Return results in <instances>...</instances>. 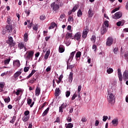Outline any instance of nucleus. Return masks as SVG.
<instances>
[{"instance_id": "nucleus-38", "label": "nucleus", "mask_w": 128, "mask_h": 128, "mask_svg": "<svg viewBox=\"0 0 128 128\" xmlns=\"http://www.w3.org/2000/svg\"><path fill=\"white\" fill-rule=\"evenodd\" d=\"M74 68V65H68V62H67V68Z\"/></svg>"}, {"instance_id": "nucleus-51", "label": "nucleus", "mask_w": 128, "mask_h": 128, "mask_svg": "<svg viewBox=\"0 0 128 128\" xmlns=\"http://www.w3.org/2000/svg\"><path fill=\"white\" fill-rule=\"evenodd\" d=\"M56 26V24L55 22H52L51 23L50 26L52 28H54V27Z\"/></svg>"}, {"instance_id": "nucleus-2", "label": "nucleus", "mask_w": 128, "mask_h": 128, "mask_svg": "<svg viewBox=\"0 0 128 128\" xmlns=\"http://www.w3.org/2000/svg\"><path fill=\"white\" fill-rule=\"evenodd\" d=\"M108 100L109 104H114L116 102V98L114 97V91L112 90V89L108 90Z\"/></svg>"}, {"instance_id": "nucleus-54", "label": "nucleus", "mask_w": 128, "mask_h": 128, "mask_svg": "<svg viewBox=\"0 0 128 128\" xmlns=\"http://www.w3.org/2000/svg\"><path fill=\"white\" fill-rule=\"evenodd\" d=\"M78 96V95L76 94H74L72 98V100H74L76 99V98Z\"/></svg>"}, {"instance_id": "nucleus-26", "label": "nucleus", "mask_w": 128, "mask_h": 128, "mask_svg": "<svg viewBox=\"0 0 128 128\" xmlns=\"http://www.w3.org/2000/svg\"><path fill=\"white\" fill-rule=\"evenodd\" d=\"M106 72L108 74H112L114 72V69L107 68Z\"/></svg>"}, {"instance_id": "nucleus-25", "label": "nucleus", "mask_w": 128, "mask_h": 128, "mask_svg": "<svg viewBox=\"0 0 128 128\" xmlns=\"http://www.w3.org/2000/svg\"><path fill=\"white\" fill-rule=\"evenodd\" d=\"M36 73V70H32L31 72V73L26 77V79L28 80L30 78H32V75Z\"/></svg>"}, {"instance_id": "nucleus-45", "label": "nucleus", "mask_w": 128, "mask_h": 128, "mask_svg": "<svg viewBox=\"0 0 128 128\" xmlns=\"http://www.w3.org/2000/svg\"><path fill=\"white\" fill-rule=\"evenodd\" d=\"M66 16V14H61V16H60V18H59V20H62V18H64V16Z\"/></svg>"}, {"instance_id": "nucleus-21", "label": "nucleus", "mask_w": 128, "mask_h": 128, "mask_svg": "<svg viewBox=\"0 0 128 128\" xmlns=\"http://www.w3.org/2000/svg\"><path fill=\"white\" fill-rule=\"evenodd\" d=\"M60 88H56L55 90V96H60Z\"/></svg>"}, {"instance_id": "nucleus-37", "label": "nucleus", "mask_w": 128, "mask_h": 128, "mask_svg": "<svg viewBox=\"0 0 128 128\" xmlns=\"http://www.w3.org/2000/svg\"><path fill=\"white\" fill-rule=\"evenodd\" d=\"M96 36H94V35L92 36L91 38L92 42H96Z\"/></svg>"}, {"instance_id": "nucleus-4", "label": "nucleus", "mask_w": 128, "mask_h": 128, "mask_svg": "<svg viewBox=\"0 0 128 128\" xmlns=\"http://www.w3.org/2000/svg\"><path fill=\"white\" fill-rule=\"evenodd\" d=\"M5 30L6 32L3 31V34H5L6 32H8V34L12 32V24L6 25Z\"/></svg>"}, {"instance_id": "nucleus-31", "label": "nucleus", "mask_w": 128, "mask_h": 128, "mask_svg": "<svg viewBox=\"0 0 128 128\" xmlns=\"http://www.w3.org/2000/svg\"><path fill=\"white\" fill-rule=\"evenodd\" d=\"M10 58H8V59L4 60V64H5V66H8V64H10Z\"/></svg>"}, {"instance_id": "nucleus-23", "label": "nucleus", "mask_w": 128, "mask_h": 128, "mask_svg": "<svg viewBox=\"0 0 128 128\" xmlns=\"http://www.w3.org/2000/svg\"><path fill=\"white\" fill-rule=\"evenodd\" d=\"M48 110H50V107H48L43 112L42 114V116H46L48 112Z\"/></svg>"}, {"instance_id": "nucleus-12", "label": "nucleus", "mask_w": 128, "mask_h": 128, "mask_svg": "<svg viewBox=\"0 0 128 128\" xmlns=\"http://www.w3.org/2000/svg\"><path fill=\"white\" fill-rule=\"evenodd\" d=\"M18 48L20 50H22V48H24V52L26 51V48L24 46V44L23 42H20L18 44Z\"/></svg>"}, {"instance_id": "nucleus-61", "label": "nucleus", "mask_w": 128, "mask_h": 128, "mask_svg": "<svg viewBox=\"0 0 128 128\" xmlns=\"http://www.w3.org/2000/svg\"><path fill=\"white\" fill-rule=\"evenodd\" d=\"M92 50H94V52L96 50V45L94 44L92 47Z\"/></svg>"}, {"instance_id": "nucleus-6", "label": "nucleus", "mask_w": 128, "mask_h": 128, "mask_svg": "<svg viewBox=\"0 0 128 128\" xmlns=\"http://www.w3.org/2000/svg\"><path fill=\"white\" fill-rule=\"evenodd\" d=\"M112 16L114 20H118V18H120L122 16V12H117Z\"/></svg>"}, {"instance_id": "nucleus-13", "label": "nucleus", "mask_w": 128, "mask_h": 128, "mask_svg": "<svg viewBox=\"0 0 128 128\" xmlns=\"http://www.w3.org/2000/svg\"><path fill=\"white\" fill-rule=\"evenodd\" d=\"M76 52L74 51L70 53L68 62H70H70H72V60H74V54H76Z\"/></svg>"}, {"instance_id": "nucleus-1", "label": "nucleus", "mask_w": 128, "mask_h": 128, "mask_svg": "<svg viewBox=\"0 0 128 128\" xmlns=\"http://www.w3.org/2000/svg\"><path fill=\"white\" fill-rule=\"evenodd\" d=\"M118 78H119L120 82H122V78L124 82L128 80V71L125 70L123 73V77L122 74V70L120 68L118 69Z\"/></svg>"}, {"instance_id": "nucleus-46", "label": "nucleus", "mask_w": 128, "mask_h": 128, "mask_svg": "<svg viewBox=\"0 0 128 128\" xmlns=\"http://www.w3.org/2000/svg\"><path fill=\"white\" fill-rule=\"evenodd\" d=\"M68 22H74V18L72 16H70L68 18Z\"/></svg>"}, {"instance_id": "nucleus-24", "label": "nucleus", "mask_w": 128, "mask_h": 128, "mask_svg": "<svg viewBox=\"0 0 128 128\" xmlns=\"http://www.w3.org/2000/svg\"><path fill=\"white\" fill-rule=\"evenodd\" d=\"M112 124H113V126H118V119H114L112 120Z\"/></svg>"}, {"instance_id": "nucleus-35", "label": "nucleus", "mask_w": 128, "mask_h": 128, "mask_svg": "<svg viewBox=\"0 0 128 128\" xmlns=\"http://www.w3.org/2000/svg\"><path fill=\"white\" fill-rule=\"evenodd\" d=\"M28 33H26L24 34V42H28Z\"/></svg>"}, {"instance_id": "nucleus-41", "label": "nucleus", "mask_w": 128, "mask_h": 128, "mask_svg": "<svg viewBox=\"0 0 128 128\" xmlns=\"http://www.w3.org/2000/svg\"><path fill=\"white\" fill-rule=\"evenodd\" d=\"M4 100L5 102H7L8 104L10 102V97H8L7 98H4Z\"/></svg>"}, {"instance_id": "nucleus-34", "label": "nucleus", "mask_w": 128, "mask_h": 128, "mask_svg": "<svg viewBox=\"0 0 128 128\" xmlns=\"http://www.w3.org/2000/svg\"><path fill=\"white\" fill-rule=\"evenodd\" d=\"M109 24V22H108V20H106L104 22V26H105V28L106 27V28H108V26H110V24Z\"/></svg>"}, {"instance_id": "nucleus-39", "label": "nucleus", "mask_w": 128, "mask_h": 128, "mask_svg": "<svg viewBox=\"0 0 128 128\" xmlns=\"http://www.w3.org/2000/svg\"><path fill=\"white\" fill-rule=\"evenodd\" d=\"M120 10V7L116 8L112 11L111 14H114V12H118V10Z\"/></svg>"}, {"instance_id": "nucleus-20", "label": "nucleus", "mask_w": 128, "mask_h": 128, "mask_svg": "<svg viewBox=\"0 0 128 128\" xmlns=\"http://www.w3.org/2000/svg\"><path fill=\"white\" fill-rule=\"evenodd\" d=\"M59 52L62 53L64 52V46L62 45H60L58 48Z\"/></svg>"}, {"instance_id": "nucleus-32", "label": "nucleus", "mask_w": 128, "mask_h": 128, "mask_svg": "<svg viewBox=\"0 0 128 128\" xmlns=\"http://www.w3.org/2000/svg\"><path fill=\"white\" fill-rule=\"evenodd\" d=\"M80 56H82V52H78L76 54V58H80Z\"/></svg>"}, {"instance_id": "nucleus-15", "label": "nucleus", "mask_w": 128, "mask_h": 128, "mask_svg": "<svg viewBox=\"0 0 128 128\" xmlns=\"http://www.w3.org/2000/svg\"><path fill=\"white\" fill-rule=\"evenodd\" d=\"M13 65L14 66H17V68H20V60H16L13 62Z\"/></svg>"}, {"instance_id": "nucleus-64", "label": "nucleus", "mask_w": 128, "mask_h": 128, "mask_svg": "<svg viewBox=\"0 0 128 128\" xmlns=\"http://www.w3.org/2000/svg\"><path fill=\"white\" fill-rule=\"evenodd\" d=\"M50 70H52V68H50V67L48 66L46 69V72H50Z\"/></svg>"}, {"instance_id": "nucleus-57", "label": "nucleus", "mask_w": 128, "mask_h": 128, "mask_svg": "<svg viewBox=\"0 0 128 128\" xmlns=\"http://www.w3.org/2000/svg\"><path fill=\"white\" fill-rule=\"evenodd\" d=\"M60 122V117H57L55 122H54V123L56 122Z\"/></svg>"}, {"instance_id": "nucleus-60", "label": "nucleus", "mask_w": 128, "mask_h": 128, "mask_svg": "<svg viewBox=\"0 0 128 128\" xmlns=\"http://www.w3.org/2000/svg\"><path fill=\"white\" fill-rule=\"evenodd\" d=\"M66 120L68 122H72V118L68 116Z\"/></svg>"}, {"instance_id": "nucleus-9", "label": "nucleus", "mask_w": 128, "mask_h": 128, "mask_svg": "<svg viewBox=\"0 0 128 128\" xmlns=\"http://www.w3.org/2000/svg\"><path fill=\"white\" fill-rule=\"evenodd\" d=\"M6 44H8L10 46H16V43L14 42V40L12 36L8 37V40L6 41Z\"/></svg>"}, {"instance_id": "nucleus-29", "label": "nucleus", "mask_w": 128, "mask_h": 128, "mask_svg": "<svg viewBox=\"0 0 128 128\" xmlns=\"http://www.w3.org/2000/svg\"><path fill=\"white\" fill-rule=\"evenodd\" d=\"M23 122H28V120H30V116H26L22 118Z\"/></svg>"}, {"instance_id": "nucleus-63", "label": "nucleus", "mask_w": 128, "mask_h": 128, "mask_svg": "<svg viewBox=\"0 0 128 128\" xmlns=\"http://www.w3.org/2000/svg\"><path fill=\"white\" fill-rule=\"evenodd\" d=\"M46 104H48L46 102H44L41 108H44V106H46Z\"/></svg>"}, {"instance_id": "nucleus-62", "label": "nucleus", "mask_w": 128, "mask_h": 128, "mask_svg": "<svg viewBox=\"0 0 128 128\" xmlns=\"http://www.w3.org/2000/svg\"><path fill=\"white\" fill-rule=\"evenodd\" d=\"M80 90H82V86H78V92H80Z\"/></svg>"}, {"instance_id": "nucleus-30", "label": "nucleus", "mask_w": 128, "mask_h": 128, "mask_svg": "<svg viewBox=\"0 0 128 128\" xmlns=\"http://www.w3.org/2000/svg\"><path fill=\"white\" fill-rule=\"evenodd\" d=\"M72 33L67 32L66 36V40H68L70 38H72Z\"/></svg>"}, {"instance_id": "nucleus-17", "label": "nucleus", "mask_w": 128, "mask_h": 128, "mask_svg": "<svg viewBox=\"0 0 128 128\" xmlns=\"http://www.w3.org/2000/svg\"><path fill=\"white\" fill-rule=\"evenodd\" d=\"M94 14V13L92 12V8H90L88 12V18H92Z\"/></svg>"}, {"instance_id": "nucleus-8", "label": "nucleus", "mask_w": 128, "mask_h": 128, "mask_svg": "<svg viewBox=\"0 0 128 128\" xmlns=\"http://www.w3.org/2000/svg\"><path fill=\"white\" fill-rule=\"evenodd\" d=\"M112 42H114V39L112 37H108L106 42V46H110L112 44Z\"/></svg>"}, {"instance_id": "nucleus-22", "label": "nucleus", "mask_w": 128, "mask_h": 128, "mask_svg": "<svg viewBox=\"0 0 128 128\" xmlns=\"http://www.w3.org/2000/svg\"><path fill=\"white\" fill-rule=\"evenodd\" d=\"M124 22H126V21H119L116 23V26H124Z\"/></svg>"}, {"instance_id": "nucleus-42", "label": "nucleus", "mask_w": 128, "mask_h": 128, "mask_svg": "<svg viewBox=\"0 0 128 128\" xmlns=\"http://www.w3.org/2000/svg\"><path fill=\"white\" fill-rule=\"evenodd\" d=\"M63 106H64V103L62 104H61L60 106V108H59V112H64L62 110V108H64L62 107Z\"/></svg>"}, {"instance_id": "nucleus-58", "label": "nucleus", "mask_w": 128, "mask_h": 128, "mask_svg": "<svg viewBox=\"0 0 128 128\" xmlns=\"http://www.w3.org/2000/svg\"><path fill=\"white\" fill-rule=\"evenodd\" d=\"M118 48H114V52L115 54H118Z\"/></svg>"}, {"instance_id": "nucleus-44", "label": "nucleus", "mask_w": 128, "mask_h": 128, "mask_svg": "<svg viewBox=\"0 0 128 128\" xmlns=\"http://www.w3.org/2000/svg\"><path fill=\"white\" fill-rule=\"evenodd\" d=\"M76 10H78V6L76 5L71 10L72 12H74Z\"/></svg>"}, {"instance_id": "nucleus-27", "label": "nucleus", "mask_w": 128, "mask_h": 128, "mask_svg": "<svg viewBox=\"0 0 128 128\" xmlns=\"http://www.w3.org/2000/svg\"><path fill=\"white\" fill-rule=\"evenodd\" d=\"M64 78V76L62 75H60L58 78V80H56V82L58 84H60L62 82V79Z\"/></svg>"}, {"instance_id": "nucleus-47", "label": "nucleus", "mask_w": 128, "mask_h": 128, "mask_svg": "<svg viewBox=\"0 0 128 128\" xmlns=\"http://www.w3.org/2000/svg\"><path fill=\"white\" fill-rule=\"evenodd\" d=\"M36 79L33 78L32 80L29 81V82L30 84H34V82H36Z\"/></svg>"}, {"instance_id": "nucleus-3", "label": "nucleus", "mask_w": 128, "mask_h": 128, "mask_svg": "<svg viewBox=\"0 0 128 128\" xmlns=\"http://www.w3.org/2000/svg\"><path fill=\"white\" fill-rule=\"evenodd\" d=\"M26 54H27L26 56V58L27 60H32V58H34V52L31 50L28 52Z\"/></svg>"}, {"instance_id": "nucleus-33", "label": "nucleus", "mask_w": 128, "mask_h": 128, "mask_svg": "<svg viewBox=\"0 0 128 128\" xmlns=\"http://www.w3.org/2000/svg\"><path fill=\"white\" fill-rule=\"evenodd\" d=\"M77 16H78V18H80V16H82V10H80V9L78 12H77Z\"/></svg>"}, {"instance_id": "nucleus-59", "label": "nucleus", "mask_w": 128, "mask_h": 128, "mask_svg": "<svg viewBox=\"0 0 128 128\" xmlns=\"http://www.w3.org/2000/svg\"><path fill=\"white\" fill-rule=\"evenodd\" d=\"M20 92H22V90H17L16 92V96H19L20 95Z\"/></svg>"}, {"instance_id": "nucleus-18", "label": "nucleus", "mask_w": 128, "mask_h": 128, "mask_svg": "<svg viewBox=\"0 0 128 128\" xmlns=\"http://www.w3.org/2000/svg\"><path fill=\"white\" fill-rule=\"evenodd\" d=\"M50 50H48L44 55V60H48V56H50Z\"/></svg>"}, {"instance_id": "nucleus-40", "label": "nucleus", "mask_w": 128, "mask_h": 128, "mask_svg": "<svg viewBox=\"0 0 128 128\" xmlns=\"http://www.w3.org/2000/svg\"><path fill=\"white\" fill-rule=\"evenodd\" d=\"M120 10V7L116 8L112 11L111 14H114V12H118V10Z\"/></svg>"}, {"instance_id": "nucleus-43", "label": "nucleus", "mask_w": 128, "mask_h": 128, "mask_svg": "<svg viewBox=\"0 0 128 128\" xmlns=\"http://www.w3.org/2000/svg\"><path fill=\"white\" fill-rule=\"evenodd\" d=\"M70 96V90H68L66 92V98H68Z\"/></svg>"}, {"instance_id": "nucleus-53", "label": "nucleus", "mask_w": 128, "mask_h": 128, "mask_svg": "<svg viewBox=\"0 0 128 128\" xmlns=\"http://www.w3.org/2000/svg\"><path fill=\"white\" fill-rule=\"evenodd\" d=\"M38 25L37 24H35V25H33V30H38Z\"/></svg>"}, {"instance_id": "nucleus-5", "label": "nucleus", "mask_w": 128, "mask_h": 128, "mask_svg": "<svg viewBox=\"0 0 128 128\" xmlns=\"http://www.w3.org/2000/svg\"><path fill=\"white\" fill-rule=\"evenodd\" d=\"M51 8H52V10H54V12H56V10H58L60 8V5L56 4V2H53L50 4Z\"/></svg>"}, {"instance_id": "nucleus-55", "label": "nucleus", "mask_w": 128, "mask_h": 128, "mask_svg": "<svg viewBox=\"0 0 128 128\" xmlns=\"http://www.w3.org/2000/svg\"><path fill=\"white\" fill-rule=\"evenodd\" d=\"M108 116H103V122H106V120H108Z\"/></svg>"}, {"instance_id": "nucleus-48", "label": "nucleus", "mask_w": 128, "mask_h": 128, "mask_svg": "<svg viewBox=\"0 0 128 128\" xmlns=\"http://www.w3.org/2000/svg\"><path fill=\"white\" fill-rule=\"evenodd\" d=\"M30 70V67L28 66V67H24V72H28V71Z\"/></svg>"}, {"instance_id": "nucleus-14", "label": "nucleus", "mask_w": 128, "mask_h": 128, "mask_svg": "<svg viewBox=\"0 0 128 128\" xmlns=\"http://www.w3.org/2000/svg\"><path fill=\"white\" fill-rule=\"evenodd\" d=\"M89 30L88 29H85L83 30L82 36L83 38H86L88 36V34Z\"/></svg>"}, {"instance_id": "nucleus-7", "label": "nucleus", "mask_w": 128, "mask_h": 128, "mask_svg": "<svg viewBox=\"0 0 128 128\" xmlns=\"http://www.w3.org/2000/svg\"><path fill=\"white\" fill-rule=\"evenodd\" d=\"M22 70H20V71H18L15 74H14L13 76V80H15V82L18 80V76H20V74H22Z\"/></svg>"}, {"instance_id": "nucleus-49", "label": "nucleus", "mask_w": 128, "mask_h": 128, "mask_svg": "<svg viewBox=\"0 0 128 128\" xmlns=\"http://www.w3.org/2000/svg\"><path fill=\"white\" fill-rule=\"evenodd\" d=\"M40 20H46V16H40Z\"/></svg>"}, {"instance_id": "nucleus-28", "label": "nucleus", "mask_w": 128, "mask_h": 128, "mask_svg": "<svg viewBox=\"0 0 128 128\" xmlns=\"http://www.w3.org/2000/svg\"><path fill=\"white\" fill-rule=\"evenodd\" d=\"M66 128H74V124L72 123H69L68 124H65Z\"/></svg>"}, {"instance_id": "nucleus-19", "label": "nucleus", "mask_w": 128, "mask_h": 128, "mask_svg": "<svg viewBox=\"0 0 128 128\" xmlns=\"http://www.w3.org/2000/svg\"><path fill=\"white\" fill-rule=\"evenodd\" d=\"M36 96H40V88L39 87H36V91H35Z\"/></svg>"}, {"instance_id": "nucleus-50", "label": "nucleus", "mask_w": 128, "mask_h": 128, "mask_svg": "<svg viewBox=\"0 0 128 128\" xmlns=\"http://www.w3.org/2000/svg\"><path fill=\"white\" fill-rule=\"evenodd\" d=\"M32 99H27V104H28V106H30V104H32Z\"/></svg>"}, {"instance_id": "nucleus-56", "label": "nucleus", "mask_w": 128, "mask_h": 128, "mask_svg": "<svg viewBox=\"0 0 128 128\" xmlns=\"http://www.w3.org/2000/svg\"><path fill=\"white\" fill-rule=\"evenodd\" d=\"M81 120L82 122H86L87 120L86 117H82Z\"/></svg>"}, {"instance_id": "nucleus-10", "label": "nucleus", "mask_w": 128, "mask_h": 128, "mask_svg": "<svg viewBox=\"0 0 128 128\" xmlns=\"http://www.w3.org/2000/svg\"><path fill=\"white\" fill-rule=\"evenodd\" d=\"M82 35L80 34V32H76L74 36V38H72V40H76L78 42H80V37Z\"/></svg>"}, {"instance_id": "nucleus-16", "label": "nucleus", "mask_w": 128, "mask_h": 128, "mask_svg": "<svg viewBox=\"0 0 128 128\" xmlns=\"http://www.w3.org/2000/svg\"><path fill=\"white\" fill-rule=\"evenodd\" d=\"M73 80H74V73H72V72H70L68 76L69 82L72 83V82Z\"/></svg>"}, {"instance_id": "nucleus-36", "label": "nucleus", "mask_w": 128, "mask_h": 128, "mask_svg": "<svg viewBox=\"0 0 128 128\" xmlns=\"http://www.w3.org/2000/svg\"><path fill=\"white\" fill-rule=\"evenodd\" d=\"M16 116H14L12 120L10 121V122L11 124H14V122H16Z\"/></svg>"}, {"instance_id": "nucleus-52", "label": "nucleus", "mask_w": 128, "mask_h": 128, "mask_svg": "<svg viewBox=\"0 0 128 128\" xmlns=\"http://www.w3.org/2000/svg\"><path fill=\"white\" fill-rule=\"evenodd\" d=\"M24 114L26 116H28L30 114V112L28 110L25 111L24 112Z\"/></svg>"}, {"instance_id": "nucleus-11", "label": "nucleus", "mask_w": 128, "mask_h": 128, "mask_svg": "<svg viewBox=\"0 0 128 128\" xmlns=\"http://www.w3.org/2000/svg\"><path fill=\"white\" fill-rule=\"evenodd\" d=\"M106 32H108V28H106V27L104 26V24H102L100 30L101 34H104Z\"/></svg>"}]
</instances>
